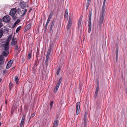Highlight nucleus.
<instances>
[{
  "label": "nucleus",
  "mask_w": 127,
  "mask_h": 127,
  "mask_svg": "<svg viewBox=\"0 0 127 127\" xmlns=\"http://www.w3.org/2000/svg\"><path fill=\"white\" fill-rule=\"evenodd\" d=\"M5 103H6V102H5Z\"/></svg>",
  "instance_id": "nucleus-57"
},
{
  "label": "nucleus",
  "mask_w": 127,
  "mask_h": 127,
  "mask_svg": "<svg viewBox=\"0 0 127 127\" xmlns=\"http://www.w3.org/2000/svg\"><path fill=\"white\" fill-rule=\"evenodd\" d=\"M89 27H91V20H89Z\"/></svg>",
  "instance_id": "nucleus-25"
},
{
  "label": "nucleus",
  "mask_w": 127,
  "mask_h": 127,
  "mask_svg": "<svg viewBox=\"0 0 127 127\" xmlns=\"http://www.w3.org/2000/svg\"><path fill=\"white\" fill-rule=\"evenodd\" d=\"M49 56H46V58L47 59V58L49 59Z\"/></svg>",
  "instance_id": "nucleus-47"
},
{
  "label": "nucleus",
  "mask_w": 127,
  "mask_h": 127,
  "mask_svg": "<svg viewBox=\"0 0 127 127\" xmlns=\"http://www.w3.org/2000/svg\"><path fill=\"white\" fill-rule=\"evenodd\" d=\"M12 84L11 82L10 83L9 85V87L10 88H12Z\"/></svg>",
  "instance_id": "nucleus-37"
},
{
  "label": "nucleus",
  "mask_w": 127,
  "mask_h": 127,
  "mask_svg": "<svg viewBox=\"0 0 127 127\" xmlns=\"http://www.w3.org/2000/svg\"><path fill=\"white\" fill-rule=\"evenodd\" d=\"M14 36L12 39L11 45L13 46L17 44V40L16 38H14Z\"/></svg>",
  "instance_id": "nucleus-8"
},
{
  "label": "nucleus",
  "mask_w": 127,
  "mask_h": 127,
  "mask_svg": "<svg viewBox=\"0 0 127 127\" xmlns=\"http://www.w3.org/2000/svg\"><path fill=\"white\" fill-rule=\"evenodd\" d=\"M51 51V49H49L48 50V51L47 53L46 56H49V55L50 54V52Z\"/></svg>",
  "instance_id": "nucleus-27"
},
{
  "label": "nucleus",
  "mask_w": 127,
  "mask_h": 127,
  "mask_svg": "<svg viewBox=\"0 0 127 127\" xmlns=\"http://www.w3.org/2000/svg\"><path fill=\"white\" fill-rule=\"evenodd\" d=\"M15 68L14 67L13 68H12V69H14Z\"/></svg>",
  "instance_id": "nucleus-56"
},
{
  "label": "nucleus",
  "mask_w": 127,
  "mask_h": 127,
  "mask_svg": "<svg viewBox=\"0 0 127 127\" xmlns=\"http://www.w3.org/2000/svg\"><path fill=\"white\" fill-rule=\"evenodd\" d=\"M22 106H21V109H20V110H21V111H22Z\"/></svg>",
  "instance_id": "nucleus-50"
},
{
  "label": "nucleus",
  "mask_w": 127,
  "mask_h": 127,
  "mask_svg": "<svg viewBox=\"0 0 127 127\" xmlns=\"http://www.w3.org/2000/svg\"><path fill=\"white\" fill-rule=\"evenodd\" d=\"M3 33V31L1 30H0V38L1 37Z\"/></svg>",
  "instance_id": "nucleus-28"
},
{
  "label": "nucleus",
  "mask_w": 127,
  "mask_h": 127,
  "mask_svg": "<svg viewBox=\"0 0 127 127\" xmlns=\"http://www.w3.org/2000/svg\"><path fill=\"white\" fill-rule=\"evenodd\" d=\"M28 58L29 59H30V58H31V53L29 54H28Z\"/></svg>",
  "instance_id": "nucleus-35"
},
{
  "label": "nucleus",
  "mask_w": 127,
  "mask_h": 127,
  "mask_svg": "<svg viewBox=\"0 0 127 127\" xmlns=\"http://www.w3.org/2000/svg\"><path fill=\"white\" fill-rule=\"evenodd\" d=\"M14 49L15 50H19V47L17 44H16L14 46Z\"/></svg>",
  "instance_id": "nucleus-24"
},
{
  "label": "nucleus",
  "mask_w": 127,
  "mask_h": 127,
  "mask_svg": "<svg viewBox=\"0 0 127 127\" xmlns=\"http://www.w3.org/2000/svg\"><path fill=\"white\" fill-rule=\"evenodd\" d=\"M27 11V10L26 9H25L24 10V12L23 13V14L22 15V16H24L26 13Z\"/></svg>",
  "instance_id": "nucleus-29"
},
{
  "label": "nucleus",
  "mask_w": 127,
  "mask_h": 127,
  "mask_svg": "<svg viewBox=\"0 0 127 127\" xmlns=\"http://www.w3.org/2000/svg\"><path fill=\"white\" fill-rule=\"evenodd\" d=\"M24 124H23L20 123V127H23L24 126Z\"/></svg>",
  "instance_id": "nucleus-41"
},
{
  "label": "nucleus",
  "mask_w": 127,
  "mask_h": 127,
  "mask_svg": "<svg viewBox=\"0 0 127 127\" xmlns=\"http://www.w3.org/2000/svg\"><path fill=\"white\" fill-rule=\"evenodd\" d=\"M3 24L1 23V20L0 19V28L2 26Z\"/></svg>",
  "instance_id": "nucleus-36"
},
{
  "label": "nucleus",
  "mask_w": 127,
  "mask_h": 127,
  "mask_svg": "<svg viewBox=\"0 0 127 127\" xmlns=\"http://www.w3.org/2000/svg\"><path fill=\"white\" fill-rule=\"evenodd\" d=\"M91 27H89V31H88L89 33H90L91 32Z\"/></svg>",
  "instance_id": "nucleus-38"
},
{
  "label": "nucleus",
  "mask_w": 127,
  "mask_h": 127,
  "mask_svg": "<svg viewBox=\"0 0 127 127\" xmlns=\"http://www.w3.org/2000/svg\"><path fill=\"white\" fill-rule=\"evenodd\" d=\"M1 124V122H0V126Z\"/></svg>",
  "instance_id": "nucleus-54"
},
{
  "label": "nucleus",
  "mask_w": 127,
  "mask_h": 127,
  "mask_svg": "<svg viewBox=\"0 0 127 127\" xmlns=\"http://www.w3.org/2000/svg\"><path fill=\"white\" fill-rule=\"evenodd\" d=\"M21 26H19L17 28V29L16 30V33H18L19 30L21 29Z\"/></svg>",
  "instance_id": "nucleus-23"
},
{
  "label": "nucleus",
  "mask_w": 127,
  "mask_h": 127,
  "mask_svg": "<svg viewBox=\"0 0 127 127\" xmlns=\"http://www.w3.org/2000/svg\"><path fill=\"white\" fill-rule=\"evenodd\" d=\"M50 21H48L47 20V22L46 23L48 24V23H49Z\"/></svg>",
  "instance_id": "nucleus-49"
},
{
  "label": "nucleus",
  "mask_w": 127,
  "mask_h": 127,
  "mask_svg": "<svg viewBox=\"0 0 127 127\" xmlns=\"http://www.w3.org/2000/svg\"><path fill=\"white\" fill-rule=\"evenodd\" d=\"M12 37V35H10L7 38L5 43L2 45V47H4V50L3 53V55L5 56H6L9 53V44Z\"/></svg>",
  "instance_id": "nucleus-2"
},
{
  "label": "nucleus",
  "mask_w": 127,
  "mask_h": 127,
  "mask_svg": "<svg viewBox=\"0 0 127 127\" xmlns=\"http://www.w3.org/2000/svg\"><path fill=\"white\" fill-rule=\"evenodd\" d=\"M25 118V117L24 116H23L22 117V119L21 122V123L24 124Z\"/></svg>",
  "instance_id": "nucleus-20"
},
{
  "label": "nucleus",
  "mask_w": 127,
  "mask_h": 127,
  "mask_svg": "<svg viewBox=\"0 0 127 127\" xmlns=\"http://www.w3.org/2000/svg\"><path fill=\"white\" fill-rule=\"evenodd\" d=\"M59 121L58 120H56L54 122L53 126V127H57L58 125Z\"/></svg>",
  "instance_id": "nucleus-14"
},
{
  "label": "nucleus",
  "mask_w": 127,
  "mask_h": 127,
  "mask_svg": "<svg viewBox=\"0 0 127 127\" xmlns=\"http://www.w3.org/2000/svg\"><path fill=\"white\" fill-rule=\"evenodd\" d=\"M97 87L96 88V96L97 94L98 93L99 88V80L98 78L96 79Z\"/></svg>",
  "instance_id": "nucleus-9"
},
{
  "label": "nucleus",
  "mask_w": 127,
  "mask_h": 127,
  "mask_svg": "<svg viewBox=\"0 0 127 127\" xmlns=\"http://www.w3.org/2000/svg\"><path fill=\"white\" fill-rule=\"evenodd\" d=\"M91 16L92 13L91 11L89 14L88 17H89V20H91Z\"/></svg>",
  "instance_id": "nucleus-21"
},
{
  "label": "nucleus",
  "mask_w": 127,
  "mask_h": 127,
  "mask_svg": "<svg viewBox=\"0 0 127 127\" xmlns=\"http://www.w3.org/2000/svg\"><path fill=\"white\" fill-rule=\"evenodd\" d=\"M50 19H50L48 18L47 20H48V21H50Z\"/></svg>",
  "instance_id": "nucleus-51"
},
{
  "label": "nucleus",
  "mask_w": 127,
  "mask_h": 127,
  "mask_svg": "<svg viewBox=\"0 0 127 127\" xmlns=\"http://www.w3.org/2000/svg\"><path fill=\"white\" fill-rule=\"evenodd\" d=\"M19 79L18 78V77L17 76H15V81L17 84H18L19 83Z\"/></svg>",
  "instance_id": "nucleus-16"
},
{
  "label": "nucleus",
  "mask_w": 127,
  "mask_h": 127,
  "mask_svg": "<svg viewBox=\"0 0 127 127\" xmlns=\"http://www.w3.org/2000/svg\"><path fill=\"white\" fill-rule=\"evenodd\" d=\"M82 18L81 17L78 21V28L79 29H81L82 28Z\"/></svg>",
  "instance_id": "nucleus-7"
},
{
  "label": "nucleus",
  "mask_w": 127,
  "mask_h": 127,
  "mask_svg": "<svg viewBox=\"0 0 127 127\" xmlns=\"http://www.w3.org/2000/svg\"><path fill=\"white\" fill-rule=\"evenodd\" d=\"M72 17L71 16H69L68 22L72 23Z\"/></svg>",
  "instance_id": "nucleus-22"
},
{
  "label": "nucleus",
  "mask_w": 127,
  "mask_h": 127,
  "mask_svg": "<svg viewBox=\"0 0 127 127\" xmlns=\"http://www.w3.org/2000/svg\"><path fill=\"white\" fill-rule=\"evenodd\" d=\"M64 17L65 18H66L67 20L68 18V14H64Z\"/></svg>",
  "instance_id": "nucleus-34"
},
{
  "label": "nucleus",
  "mask_w": 127,
  "mask_h": 127,
  "mask_svg": "<svg viewBox=\"0 0 127 127\" xmlns=\"http://www.w3.org/2000/svg\"><path fill=\"white\" fill-rule=\"evenodd\" d=\"M106 2L103 1V6H102V11L100 13V18L99 19V23L97 27L99 28H100L102 26V25L104 22V17L105 16V3Z\"/></svg>",
  "instance_id": "nucleus-1"
},
{
  "label": "nucleus",
  "mask_w": 127,
  "mask_h": 127,
  "mask_svg": "<svg viewBox=\"0 0 127 127\" xmlns=\"http://www.w3.org/2000/svg\"><path fill=\"white\" fill-rule=\"evenodd\" d=\"M60 72V69H58L57 72V75H58L59 74Z\"/></svg>",
  "instance_id": "nucleus-39"
},
{
  "label": "nucleus",
  "mask_w": 127,
  "mask_h": 127,
  "mask_svg": "<svg viewBox=\"0 0 127 127\" xmlns=\"http://www.w3.org/2000/svg\"><path fill=\"white\" fill-rule=\"evenodd\" d=\"M17 10H18V13L19 14H20V13L21 12V10L20 9H18Z\"/></svg>",
  "instance_id": "nucleus-40"
},
{
  "label": "nucleus",
  "mask_w": 127,
  "mask_h": 127,
  "mask_svg": "<svg viewBox=\"0 0 127 127\" xmlns=\"http://www.w3.org/2000/svg\"><path fill=\"white\" fill-rule=\"evenodd\" d=\"M26 4V3L24 2H21L20 4V5L21 8H22L24 9L25 7Z\"/></svg>",
  "instance_id": "nucleus-15"
},
{
  "label": "nucleus",
  "mask_w": 127,
  "mask_h": 127,
  "mask_svg": "<svg viewBox=\"0 0 127 127\" xmlns=\"http://www.w3.org/2000/svg\"><path fill=\"white\" fill-rule=\"evenodd\" d=\"M10 20V18L8 15L4 16L2 18V20L6 23H9Z\"/></svg>",
  "instance_id": "nucleus-3"
},
{
  "label": "nucleus",
  "mask_w": 127,
  "mask_h": 127,
  "mask_svg": "<svg viewBox=\"0 0 127 127\" xmlns=\"http://www.w3.org/2000/svg\"><path fill=\"white\" fill-rule=\"evenodd\" d=\"M90 2L91 0H88L87 5L89 6L90 4Z\"/></svg>",
  "instance_id": "nucleus-31"
},
{
  "label": "nucleus",
  "mask_w": 127,
  "mask_h": 127,
  "mask_svg": "<svg viewBox=\"0 0 127 127\" xmlns=\"http://www.w3.org/2000/svg\"><path fill=\"white\" fill-rule=\"evenodd\" d=\"M117 57H116V62H117Z\"/></svg>",
  "instance_id": "nucleus-52"
},
{
  "label": "nucleus",
  "mask_w": 127,
  "mask_h": 127,
  "mask_svg": "<svg viewBox=\"0 0 127 127\" xmlns=\"http://www.w3.org/2000/svg\"><path fill=\"white\" fill-rule=\"evenodd\" d=\"M17 11V10L16 8H13L11 9L9 12V15L13 16L14 15L16 14Z\"/></svg>",
  "instance_id": "nucleus-6"
},
{
  "label": "nucleus",
  "mask_w": 127,
  "mask_h": 127,
  "mask_svg": "<svg viewBox=\"0 0 127 127\" xmlns=\"http://www.w3.org/2000/svg\"><path fill=\"white\" fill-rule=\"evenodd\" d=\"M86 117H87V113H85L84 115L83 120L84 121V126L85 127H86L87 126V121H86Z\"/></svg>",
  "instance_id": "nucleus-10"
},
{
  "label": "nucleus",
  "mask_w": 127,
  "mask_h": 127,
  "mask_svg": "<svg viewBox=\"0 0 127 127\" xmlns=\"http://www.w3.org/2000/svg\"><path fill=\"white\" fill-rule=\"evenodd\" d=\"M1 79L0 78V82H1Z\"/></svg>",
  "instance_id": "nucleus-53"
},
{
  "label": "nucleus",
  "mask_w": 127,
  "mask_h": 127,
  "mask_svg": "<svg viewBox=\"0 0 127 127\" xmlns=\"http://www.w3.org/2000/svg\"><path fill=\"white\" fill-rule=\"evenodd\" d=\"M89 6V5H87V6H86V9H88Z\"/></svg>",
  "instance_id": "nucleus-48"
},
{
  "label": "nucleus",
  "mask_w": 127,
  "mask_h": 127,
  "mask_svg": "<svg viewBox=\"0 0 127 127\" xmlns=\"http://www.w3.org/2000/svg\"><path fill=\"white\" fill-rule=\"evenodd\" d=\"M106 0H104L103 1L106 2Z\"/></svg>",
  "instance_id": "nucleus-55"
},
{
  "label": "nucleus",
  "mask_w": 127,
  "mask_h": 127,
  "mask_svg": "<svg viewBox=\"0 0 127 127\" xmlns=\"http://www.w3.org/2000/svg\"><path fill=\"white\" fill-rule=\"evenodd\" d=\"M76 114L78 115L80 113V103L79 102H78L76 104Z\"/></svg>",
  "instance_id": "nucleus-5"
},
{
  "label": "nucleus",
  "mask_w": 127,
  "mask_h": 127,
  "mask_svg": "<svg viewBox=\"0 0 127 127\" xmlns=\"http://www.w3.org/2000/svg\"><path fill=\"white\" fill-rule=\"evenodd\" d=\"M55 22L53 21L51 24V26L50 28L49 32L51 33L52 32V29L54 28V25Z\"/></svg>",
  "instance_id": "nucleus-13"
},
{
  "label": "nucleus",
  "mask_w": 127,
  "mask_h": 127,
  "mask_svg": "<svg viewBox=\"0 0 127 127\" xmlns=\"http://www.w3.org/2000/svg\"><path fill=\"white\" fill-rule=\"evenodd\" d=\"M25 110L26 111V112H28V110L27 108H25Z\"/></svg>",
  "instance_id": "nucleus-45"
},
{
  "label": "nucleus",
  "mask_w": 127,
  "mask_h": 127,
  "mask_svg": "<svg viewBox=\"0 0 127 127\" xmlns=\"http://www.w3.org/2000/svg\"><path fill=\"white\" fill-rule=\"evenodd\" d=\"M20 22L19 20H18L15 23V24H17L19 23Z\"/></svg>",
  "instance_id": "nucleus-44"
},
{
  "label": "nucleus",
  "mask_w": 127,
  "mask_h": 127,
  "mask_svg": "<svg viewBox=\"0 0 127 127\" xmlns=\"http://www.w3.org/2000/svg\"><path fill=\"white\" fill-rule=\"evenodd\" d=\"M62 81V80L61 78H60L59 80V81L57 83V84L54 89V92L55 93H56L57 92V91L59 89Z\"/></svg>",
  "instance_id": "nucleus-4"
},
{
  "label": "nucleus",
  "mask_w": 127,
  "mask_h": 127,
  "mask_svg": "<svg viewBox=\"0 0 127 127\" xmlns=\"http://www.w3.org/2000/svg\"><path fill=\"white\" fill-rule=\"evenodd\" d=\"M72 23L68 22L67 26V29L69 30L70 28Z\"/></svg>",
  "instance_id": "nucleus-18"
},
{
  "label": "nucleus",
  "mask_w": 127,
  "mask_h": 127,
  "mask_svg": "<svg viewBox=\"0 0 127 127\" xmlns=\"http://www.w3.org/2000/svg\"><path fill=\"white\" fill-rule=\"evenodd\" d=\"M53 103H54L53 101H51V103L50 104V105H51V108H50L51 109L52 108V106L53 105Z\"/></svg>",
  "instance_id": "nucleus-33"
},
{
  "label": "nucleus",
  "mask_w": 127,
  "mask_h": 127,
  "mask_svg": "<svg viewBox=\"0 0 127 127\" xmlns=\"http://www.w3.org/2000/svg\"><path fill=\"white\" fill-rule=\"evenodd\" d=\"M52 16L51 14H50L48 18L51 19Z\"/></svg>",
  "instance_id": "nucleus-42"
},
{
  "label": "nucleus",
  "mask_w": 127,
  "mask_h": 127,
  "mask_svg": "<svg viewBox=\"0 0 127 127\" xmlns=\"http://www.w3.org/2000/svg\"><path fill=\"white\" fill-rule=\"evenodd\" d=\"M49 59H47L46 58V60H45V64L47 65L48 63V61L49 60Z\"/></svg>",
  "instance_id": "nucleus-30"
},
{
  "label": "nucleus",
  "mask_w": 127,
  "mask_h": 127,
  "mask_svg": "<svg viewBox=\"0 0 127 127\" xmlns=\"http://www.w3.org/2000/svg\"><path fill=\"white\" fill-rule=\"evenodd\" d=\"M13 63V61L12 60H11L9 61L6 66L7 69H8L12 65Z\"/></svg>",
  "instance_id": "nucleus-12"
},
{
  "label": "nucleus",
  "mask_w": 127,
  "mask_h": 127,
  "mask_svg": "<svg viewBox=\"0 0 127 127\" xmlns=\"http://www.w3.org/2000/svg\"><path fill=\"white\" fill-rule=\"evenodd\" d=\"M101 100H100L98 99L97 100V106L99 107V105H100V103H101Z\"/></svg>",
  "instance_id": "nucleus-19"
},
{
  "label": "nucleus",
  "mask_w": 127,
  "mask_h": 127,
  "mask_svg": "<svg viewBox=\"0 0 127 127\" xmlns=\"http://www.w3.org/2000/svg\"><path fill=\"white\" fill-rule=\"evenodd\" d=\"M4 62V60L3 57L2 55L0 56V65H1L2 67Z\"/></svg>",
  "instance_id": "nucleus-11"
},
{
  "label": "nucleus",
  "mask_w": 127,
  "mask_h": 127,
  "mask_svg": "<svg viewBox=\"0 0 127 127\" xmlns=\"http://www.w3.org/2000/svg\"><path fill=\"white\" fill-rule=\"evenodd\" d=\"M48 25V24H47V23H46V24L45 25V28H47V26Z\"/></svg>",
  "instance_id": "nucleus-46"
},
{
  "label": "nucleus",
  "mask_w": 127,
  "mask_h": 127,
  "mask_svg": "<svg viewBox=\"0 0 127 127\" xmlns=\"http://www.w3.org/2000/svg\"><path fill=\"white\" fill-rule=\"evenodd\" d=\"M67 10H68L67 9H66L65 14H68Z\"/></svg>",
  "instance_id": "nucleus-43"
},
{
  "label": "nucleus",
  "mask_w": 127,
  "mask_h": 127,
  "mask_svg": "<svg viewBox=\"0 0 127 127\" xmlns=\"http://www.w3.org/2000/svg\"><path fill=\"white\" fill-rule=\"evenodd\" d=\"M35 114L34 113H33L31 115V116L30 117V119H31L33 117H34L35 115Z\"/></svg>",
  "instance_id": "nucleus-32"
},
{
  "label": "nucleus",
  "mask_w": 127,
  "mask_h": 127,
  "mask_svg": "<svg viewBox=\"0 0 127 127\" xmlns=\"http://www.w3.org/2000/svg\"><path fill=\"white\" fill-rule=\"evenodd\" d=\"M31 27V24H29L26 27L25 30L27 31L30 29Z\"/></svg>",
  "instance_id": "nucleus-17"
},
{
  "label": "nucleus",
  "mask_w": 127,
  "mask_h": 127,
  "mask_svg": "<svg viewBox=\"0 0 127 127\" xmlns=\"http://www.w3.org/2000/svg\"><path fill=\"white\" fill-rule=\"evenodd\" d=\"M116 57H117V59H118V47L117 46L116 48Z\"/></svg>",
  "instance_id": "nucleus-26"
}]
</instances>
